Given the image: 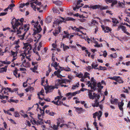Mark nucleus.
Wrapping results in <instances>:
<instances>
[{
  "label": "nucleus",
  "mask_w": 130,
  "mask_h": 130,
  "mask_svg": "<svg viewBox=\"0 0 130 130\" xmlns=\"http://www.w3.org/2000/svg\"><path fill=\"white\" fill-rule=\"evenodd\" d=\"M24 20L23 18H21L19 20L14 18L11 22L13 29V30H11L12 31L17 32V36L21 40L24 39L26 32L29 29V25L28 24L25 25L23 26H21L23 24Z\"/></svg>",
  "instance_id": "f257e3e1"
},
{
  "label": "nucleus",
  "mask_w": 130,
  "mask_h": 130,
  "mask_svg": "<svg viewBox=\"0 0 130 130\" xmlns=\"http://www.w3.org/2000/svg\"><path fill=\"white\" fill-rule=\"evenodd\" d=\"M23 45V48L24 49V54H21L20 55V57L22 62L24 60H26L25 59V56L26 57V58L29 61L31 60L30 57L31 53V50L32 48L31 45L28 43H24Z\"/></svg>",
  "instance_id": "f03ea898"
},
{
  "label": "nucleus",
  "mask_w": 130,
  "mask_h": 130,
  "mask_svg": "<svg viewBox=\"0 0 130 130\" xmlns=\"http://www.w3.org/2000/svg\"><path fill=\"white\" fill-rule=\"evenodd\" d=\"M92 91L91 90H89L88 95L89 99H90L93 100L94 99H95V102L94 103H92V106L93 107L98 106L99 103L97 102L98 100L99 99L100 95L98 94H96L95 93H93V94L92 93Z\"/></svg>",
  "instance_id": "7ed1b4c3"
},
{
  "label": "nucleus",
  "mask_w": 130,
  "mask_h": 130,
  "mask_svg": "<svg viewBox=\"0 0 130 130\" xmlns=\"http://www.w3.org/2000/svg\"><path fill=\"white\" fill-rule=\"evenodd\" d=\"M31 1L32 2L30 3L31 7L34 10L36 11V9H37V11H39V12H42V10H40L41 9H43V6L41 2H38L37 0H31Z\"/></svg>",
  "instance_id": "20e7f679"
},
{
  "label": "nucleus",
  "mask_w": 130,
  "mask_h": 130,
  "mask_svg": "<svg viewBox=\"0 0 130 130\" xmlns=\"http://www.w3.org/2000/svg\"><path fill=\"white\" fill-rule=\"evenodd\" d=\"M70 82V80L67 79H58L56 80L55 83L56 86H58L60 85L61 87L63 86L66 87L68 86L66 85L67 84Z\"/></svg>",
  "instance_id": "39448f33"
},
{
  "label": "nucleus",
  "mask_w": 130,
  "mask_h": 130,
  "mask_svg": "<svg viewBox=\"0 0 130 130\" xmlns=\"http://www.w3.org/2000/svg\"><path fill=\"white\" fill-rule=\"evenodd\" d=\"M34 32V33H39L42 30V28L41 27L40 25L39 24V22L37 21L36 23L33 24Z\"/></svg>",
  "instance_id": "423d86ee"
},
{
  "label": "nucleus",
  "mask_w": 130,
  "mask_h": 130,
  "mask_svg": "<svg viewBox=\"0 0 130 130\" xmlns=\"http://www.w3.org/2000/svg\"><path fill=\"white\" fill-rule=\"evenodd\" d=\"M64 20V18L61 17H58V18L56 20L54 21L53 25V27L55 28L59 27L58 26L59 24L62 23V22Z\"/></svg>",
  "instance_id": "0eeeda50"
},
{
  "label": "nucleus",
  "mask_w": 130,
  "mask_h": 130,
  "mask_svg": "<svg viewBox=\"0 0 130 130\" xmlns=\"http://www.w3.org/2000/svg\"><path fill=\"white\" fill-rule=\"evenodd\" d=\"M91 83H90L89 81H88L87 84H89V85L88 86V87H91V89L95 90L96 87V83L95 82L93 77L91 78Z\"/></svg>",
  "instance_id": "6e6552de"
},
{
  "label": "nucleus",
  "mask_w": 130,
  "mask_h": 130,
  "mask_svg": "<svg viewBox=\"0 0 130 130\" xmlns=\"http://www.w3.org/2000/svg\"><path fill=\"white\" fill-rule=\"evenodd\" d=\"M108 78L114 80L119 83H123L124 82L122 78L119 76H114L112 77H108Z\"/></svg>",
  "instance_id": "1a4fd4ad"
},
{
  "label": "nucleus",
  "mask_w": 130,
  "mask_h": 130,
  "mask_svg": "<svg viewBox=\"0 0 130 130\" xmlns=\"http://www.w3.org/2000/svg\"><path fill=\"white\" fill-rule=\"evenodd\" d=\"M120 29H121L123 32L127 34L128 36L130 35V34L126 31V29L125 27L124 26L120 25L118 26L117 29L118 31H119L120 30Z\"/></svg>",
  "instance_id": "9d476101"
},
{
  "label": "nucleus",
  "mask_w": 130,
  "mask_h": 130,
  "mask_svg": "<svg viewBox=\"0 0 130 130\" xmlns=\"http://www.w3.org/2000/svg\"><path fill=\"white\" fill-rule=\"evenodd\" d=\"M52 103H53L54 104L57 105H61L62 104L66 106L69 107V105H66L65 103H63V102L59 101L58 100H57V101H52Z\"/></svg>",
  "instance_id": "9b49d317"
},
{
  "label": "nucleus",
  "mask_w": 130,
  "mask_h": 130,
  "mask_svg": "<svg viewBox=\"0 0 130 130\" xmlns=\"http://www.w3.org/2000/svg\"><path fill=\"white\" fill-rule=\"evenodd\" d=\"M101 27L105 33H108L110 32L111 30V29L108 26H105L103 25H101Z\"/></svg>",
  "instance_id": "f8f14e48"
},
{
  "label": "nucleus",
  "mask_w": 130,
  "mask_h": 130,
  "mask_svg": "<svg viewBox=\"0 0 130 130\" xmlns=\"http://www.w3.org/2000/svg\"><path fill=\"white\" fill-rule=\"evenodd\" d=\"M30 63L28 61H26V60H24L22 62V64L21 65V67H29L30 66Z\"/></svg>",
  "instance_id": "ddd939ff"
},
{
  "label": "nucleus",
  "mask_w": 130,
  "mask_h": 130,
  "mask_svg": "<svg viewBox=\"0 0 130 130\" xmlns=\"http://www.w3.org/2000/svg\"><path fill=\"white\" fill-rule=\"evenodd\" d=\"M36 105H37V108L36 109L37 111H39V110L40 113H41L43 115V114H44V112L45 109V108H46L48 106L47 105H45L43 107V109H41L40 108H38L39 105L38 104H37Z\"/></svg>",
  "instance_id": "4468645a"
},
{
  "label": "nucleus",
  "mask_w": 130,
  "mask_h": 130,
  "mask_svg": "<svg viewBox=\"0 0 130 130\" xmlns=\"http://www.w3.org/2000/svg\"><path fill=\"white\" fill-rule=\"evenodd\" d=\"M78 93V92L77 91L73 92H69L66 94V95L68 99H70L71 98L72 96H75Z\"/></svg>",
  "instance_id": "2eb2a0df"
},
{
  "label": "nucleus",
  "mask_w": 130,
  "mask_h": 130,
  "mask_svg": "<svg viewBox=\"0 0 130 130\" xmlns=\"http://www.w3.org/2000/svg\"><path fill=\"white\" fill-rule=\"evenodd\" d=\"M102 112L101 111L99 110L98 111L96 112L95 113L93 114V118L95 119V120H96L95 119L96 118V116H97L98 117L100 116V115L101 114V116L102 115Z\"/></svg>",
  "instance_id": "dca6fc26"
},
{
  "label": "nucleus",
  "mask_w": 130,
  "mask_h": 130,
  "mask_svg": "<svg viewBox=\"0 0 130 130\" xmlns=\"http://www.w3.org/2000/svg\"><path fill=\"white\" fill-rule=\"evenodd\" d=\"M98 24V23L94 20H92L90 23H89V25L90 26H96Z\"/></svg>",
  "instance_id": "f3484780"
},
{
  "label": "nucleus",
  "mask_w": 130,
  "mask_h": 130,
  "mask_svg": "<svg viewBox=\"0 0 130 130\" xmlns=\"http://www.w3.org/2000/svg\"><path fill=\"white\" fill-rule=\"evenodd\" d=\"M61 70L60 69H58L57 71H55L54 74L55 75L57 76V77L58 78H61L62 75L60 74L61 72Z\"/></svg>",
  "instance_id": "a211bd4d"
},
{
  "label": "nucleus",
  "mask_w": 130,
  "mask_h": 130,
  "mask_svg": "<svg viewBox=\"0 0 130 130\" xmlns=\"http://www.w3.org/2000/svg\"><path fill=\"white\" fill-rule=\"evenodd\" d=\"M100 7L101 6L99 5H91L89 6V8L93 9H99Z\"/></svg>",
  "instance_id": "6ab92c4d"
},
{
  "label": "nucleus",
  "mask_w": 130,
  "mask_h": 130,
  "mask_svg": "<svg viewBox=\"0 0 130 130\" xmlns=\"http://www.w3.org/2000/svg\"><path fill=\"white\" fill-rule=\"evenodd\" d=\"M124 105V103L123 101H121L120 102H119L118 103V107L120 109V110L122 111V112L123 111V106Z\"/></svg>",
  "instance_id": "aec40b11"
},
{
  "label": "nucleus",
  "mask_w": 130,
  "mask_h": 130,
  "mask_svg": "<svg viewBox=\"0 0 130 130\" xmlns=\"http://www.w3.org/2000/svg\"><path fill=\"white\" fill-rule=\"evenodd\" d=\"M58 88V87L57 86H56L55 84V86H49L48 87V91L49 92H50L52 91L53 89L55 88Z\"/></svg>",
  "instance_id": "412c9836"
},
{
  "label": "nucleus",
  "mask_w": 130,
  "mask_h": 130,
  "mask_svg": "<svg viewBox=\"0 0 130 130\" xmlns=\"http://www.w3.org/2000/svg\"><path fill=\"white\" fill-rule=\"evenodd\" d=\"M74 108L75 109L76 111L78 113H82L83 111V108L81 107L79 108L74 107Z\"/></svg>",
  "instance_id": "4be33fe9"
},
{
  "label": "nucleus",
  "mask_w": 130,
  "mask_h": 130,
  "mask_svg": "<svg viewBox=\"0 0 130 130\" xmlns=\"http://www.w3.org/2000/svg\"><path fill=\"white\" fill-rule=\"evenodd\" d=\"M57 122L58 125H60L61 123H63L64 122V121L62 118H59L57 119Z\"/></svg>",
  "instance_id": "5701e85b"
},
{
  "label": "nucleus",
  "mask_w": 130,
  "mask_h": 130,
  "mask_svg": "<svg viewBox=\"0 0 130 130\" xmlns=\"http://www.w3.org/2000/svg\"><path fill=\"white\" fill-rule=\"evenodd\" d=\"M33 35L36 39V40H39L41 37V36L38 33H34V32Z\"/></svg>",
  "instance_id": "b1692460"
},
{
  "label": "nucleus",
  "mask_w": 130,
  "mask_h": 130,
  "mask_svg": "<svg viewBox=\"0 0 130 130\" xmlns=\"http://www.w3.org/2000/svg\"><path fill=\"white\" fill-rule=\"evenodd\" d=\"M84 8H83L80 9L81 12H83L84 14H82V16L84 18H87L88 17V15L87 14V13L85 11H83Z\"/></svg>",
  "instance_id": "393cba45"
},
{
  "label": "nucleus",
  "mask_w": 130,
  "mask_h": 130,
  "mask_svg": "<svg viewBox=\"0 0 130 130\" xmlns=\"http://www.w3.org/2000/svg\"><path fill=\"white\" fill-rule=\"evenodd\" d=\"M60 27H58V30L57 29H55L54 31H53V34L54 35L56 36L58 35L60 31Z\"/></svg>",
  "instance_id": "a878e982"
},
{
  "label": "nucleus",
  "mask_w": 130,
  "mask_h": 130,
  "mask_svg": "<svg viewBox=\"0 0 130 130\" xmlns=\"http://www.w3.org/2000/svg\"><path fill=\"white\" fill-rule=\"evenodd\" d=\"M71 28L72 29L78 32L80 31V29H82L83 28L81 26H79L78 28H77L76 26H74V27L72 26H71Z\"/></svg>",
  "instance_id": "bb28decb"
},
{
  "label": "nucleus",
  "mask_w": 130,
  "mask_h": 130,
  "mask_svg": "<svg viewBox=\"0 0 130 130\" xmlns=\"http://www.w3.org/2000/svg\"><path fill=\"white\" fill-rule=\"evenodd\" d=\"M110 102L111 104L116 105L118 103V100L117 99H111Z\"/></svg>",
  "instance_id": "cd10ccee"
},
{
  "label": "nucleus",
  "mask_w": 130,
  "mask_h": 130,
  "mask_svg": "<svg viewBox=\"0 0 130 130\" xmlns=\"http://www.w3.org/2000/svg\"><path fill=\"white\" fill-rule=\"evenodd\" d=\"M55 61H53V62L51 63V65L52 66H53L56 70L57 69V67L58 66L59 63H58L57 62Z\"/></svg>",
  "instance_id": "c85d7f7f"
},
{
  "label": "nucleus",
  "mask_w": 130,
  "mask_h": 130,
  "mask_svg": "<svg viewBox=\"0 0 130 130\" xmlns=\"http://www.w3.org/2000/svg\"><path fill=\"white\" fill-rule=\"evenodd\" d=\"M74 72L76 74V76L79 78H82L84 77L83 73L81 72H80L79 73H78L77 72L75 71H74Z\"/></svg>",
  "instance_id": "c756f323"
},
{
  "label": "nucleus",
  "mask_w": 130,
  "mask_h": 130,
  "mask_svg": "<svg viewBox=\"0 0 130 130\" xmlns=\"http://www.w3.org/2000/svg\"><path fill=\"white\" fill-rule=\"evenodd\" d=\"M63 32L65 35L63 36L62 39H63L66 38H68L69 36V34L68 33V32L64 31Z\"/></svg>",
  "instance_id": "7c9ffc66"
},
{
  "label": "nucleus",
  "mask_w": 130,
  "mask_h": 130,
  "mask_svg": "<svg viewBox=\"0 0 130 130\" xmlns=\"http://www.w3.org/2000/svg\"><path fill=\"white\" fill-rule=\"evenodd\" d=\"M111 2L109 3H111V7H112L113 6L116 5L117 3V1L116 0H111Z\"/></svg>",
  "instance_id": "2f4dec72"
},
{
  "label": "nucleus",
  "mask_w": 130,
  "mask_h": 130,
  "mask_svg": "<svg viewBox=\"0 0 130 130\" xmlns=\"http://www.w3.org/2000/svg\"><path fill=\"white\" fill-rule=\"evenodd\" d=\"M45 112L51 116H53L55 114V113L54 112L52 111L50 112L49 110H46Z\"/></svg>",
  "instance_id": "473e14b6"
},
{
  "label": "nucleus",
  "mask_w": 130,
  "mask_h": 130,
  "mask_svg": "<svg viewBox=\"0 0 130 130\" xmlns=\"http://www.w3.org/2000/svg\"><path fill=\"white\" fill-rule=\"evenodd\" d=\"M7 89L6 88L2 87L1 90L0 92L2 93V94H5L6 93L7 91H6V90Z\"/></svg>",
  "instance_id": "72a5a7b5"
},
{
  "label": "nucleus",
  "mask_w": 130,
  "mask_h": 130,
  "mask_svg": "<svg viewBox=\"0 0 130 130\" xmlns=\"http://www.w3.org/2000/svg\"><path fill=\"white\" fill-rule=\"evenodd\" d=\"M98 64H96L95 65V63L94 62H92L91 64V66L92 67V69H98V70L99 68H97V67L98 66Z\"/></svg>",
  "instance_id": "f704fd0d"
},
{
  "label": "nucleus",
  "mask_w": 130,
  "mask_h": 130,
  "mask_svg": "<svg viewBox=\"0 0 130 130\" xmlns=\"http://www.w3.org/2000/svg\"><path fill=\"white\" fill-rule=\"evenodd\" d=\"M44 92V90L43 89H42L41 90V91L38 94V95L39 97L40 98H42L43 97H41L40 96V95L42 96V94H43V93Z\"/></svg>",
  "instance_id": "c9c22d12"
},
{
  "label": "nucleus",
  "mask_w": 130,
  "mask_h": 130,
  "mask_svg": "<svg viewBox=\"0 0 130 130\" xmlns=\"http://www.w3.org/2000/svg\"><path fill=\"white\" fill-rule=\"evenodd\" d=\"M20 47V46L19 45H15L14 50L16 52H18Z\"/></svg>",
  "instance_id": "e433bc0d"
},
{
  "label": "nucleus",
  "mask_w": 130,
  "mask_h": 130,
  "mask_svg": "<svg viewBox=\"0 0 130 130\" xmlns=\"http://www.w3.org/2000/svg\"><path fill=\"white\" fill-rule=\"evenodd\" d=\"M0 62H1L2 64H9L11 63V62L10 61H7V60L4 61H1Z\"/></svg>",
  "instance_id": "4c0bfd02"
},
{
  "label": "nucleus",
  "mask_w": 130,
  "mask_h": 130,
  "mask_svg": "<svg viewBox=\"0 0 130 130\" xmlns=\"http://www.w3.org/2000/svg\"><path fill=\"white\" fill-rule=\"evenodd\" d=\"M89 75L90 74L89 73L87 72H86L84 73V77L85 78H88L89 79H90Z\"/></svg>",
  "instance_id": "58836bf2"
},
{
  "label": "nucleus",
  "mask_w": 130,
  "mask_h": 130,
  "mask_svg": "<svg viewBox=\"0 0 130 130\" xmlns=\"http://www.w3.org/2000/svg\"><path fill=\"white\" fill-rule=\"evenodd\" d=\"M7 66H6L4 67L1 68V71H0V72H6L7 71Z\"/></svg>",
  "instance_id": "ea45409f"
},
{
  "label": "nucleus",
  "mask_w": 130,
  "mask_h": 130,
  "mask_svg": "<svg viewBox=\"0 0 130 130\" xmlns=\"http://www.w3.org/2000/svg\"><path fill=\"white\" fill-rule=\"evenodd\" d=\"M112 23L114 24H118L119 23L118 21L116 18H112Z\"/></svg>",
  "instance_id": "a19ab883"
},
{
  "label": "nucleus",
  "mask_w": 130,
  "mask_h": 130,
  "mask_svg": "<svg viewBox=\"0 0 130 130\" xmlns=\"http://www.w3.org/2000/svg\"><path fill=\"white\" fill-rule=\"evenodd\" d=\"M9 101L10 103L12 102L17 103L19 101L18 100H14L12 99H11L9 100Z\"/></svg>",
  "instance_id": "79ce46f5"
},
{
  "label": "nucleus",
  "mask_w": 130,
  "mask_h": 130,
  "mask_svg": "<svg viewBox=\"0 0 130 130\" xmlns=\"http://www.w3.org/2000/svg\"><path fill=\"white\" fill-rule=\"evenodd\" d=\"M107 68L105 67H103L101 66H99V68L98 70L104 71L107 70Z\"/></svg>",
  "instance_id": "37998d69"
},
{
  "label": "nucleus",
  "mask_w": 130,
  "mask_h": 130,
  "mask_svg": "<svg viewBox=\"0 0 130 130\" xmlns=\"http://www.w3.org/2000/svg\"><path fill=\"white\" fill-rule=\"evenodd\" d=\"M7 90H8L9 91L11 92L16 91H18V89L17 88L14 89L13 90H11V89L10 88L8 87H7Z\"/></svg>",
  "instance_id": "c03bdc74"
},
{
  "label": "nucleus",
  "mask_w": 130,
  "mask_h": 130,
  "mask_svg": "<svg viewBox=\"0 0 130 130\" xmlns=\"http://www.w3.org/2000/svg\"><path fill=\"white\" fill-rule=\"evenodd\" d=\"M83 38L86 41L87 40V42L88 43H90L89 41H90V40H91L92 38H91V39H90V38L88 37L87 36H86V37H84Z\"/></svg>",
  "instance_id": "a18cd8bd"
},
{
  "label": "nucleus",
  "mask_w": 130,
  "mask_h": 130,
  "mask_svg": "<svg viewBox=\"0 0 130 130\" xmlns=\"http://www.w3.org/2000/svg\"><path fill=\"white\" fill-rule=\"evenodd\" d=\"M98 87L99 89H101L103 88V86L100 82H99L98 84Z\"/></svg>",
  "instance_id": "49530a36"
},
{
  "label": "nucleus",
  "mask_w": 130,
  "mask_h": 130,
  "mask_svg": "<svg viewBox=\"0 0 130 130\" xmlns=\"http://www.w3.org/2000/svg\"><path fill=\"white\" fill-rule=\"evenodd\" d=\"M18 52H14L12 51H11V55L13 56V57H16L17 55V53Z\"/></svg>",
  "instance_id": "de8ad7c7"
},
{
  "label": "nucleus",
  "mask_w": 130,
  "mask_h": 130,
  "mask_svg": "<svg viewBox=\"0 0 130 130\" xmlns=\"http://www.w3.org/2000/svg\"><path fill=\"white\" fill-rule=\"evenodd\" d=\"M59 126L57 124V125H54L53 126V128L54 130H57Z\"/></svg>",
  "instance_id": "09e8293b"
},
{
  "label": "nucleus",
  "mask_w": 130,
  "mask_h": 130,
  "mask_svg": "<svg viewBox=\"0 0 130 130\" xmlns=\"http://www.w3.org/2000/svg\"><path fill=\"white\" fill-rule=\"evenodd\" d=\"M63 97V96L61 95L57 96L55 98V101H56V100H58L59 101V100L61 99Z\"/></svg>",
  "instance_id": "8fccbe9b"
},
{
  "label": "nucleus",
  "mask_w": 130,
  "mask_h": 130,
  "mask_svg": "<svg viewBox=\"0 0 130 130\" xmlns=\"http://www.w3.org/2000/svg\"><path fill=\"white\" fill-rule=\"evenodd\" d=\"M51 21V19L49 17H48L46 18V23H49Z\"/></svg>",
  "instance_id": "3c124183"
},
{
  "label": "nucleus",
  "mask_w": 130,
  "mask_h": 130,
  "mask_svg": "<svg viewBox=\"0 0 130 130\" xmlns=\"http://www.w3.org/2000/svg\"><path fill=\"white\" fill-rule=\"evenodd\" d=\"M14 117H20V115L18 111H15L14 112Z\"/></svg>",
  "instance_id": "603ef678"
},
{
  "label": "nucleus",
  "mask_w": 130,
  "mask_h": 130,
  "mask_svg": "<svg viewBox=\"0 0 130 130\" xmlns=\"http://www.w3.org/2000/svg\"><path fill=\"white\" fill-rule=\"evenodd\" d=\"M94 46L95 47H102L103 46L102 44V43L100 44H99L98 43H97V44H95Z\"/></svg>",
  "instance_id": "864d4df0"
},
{
  "label": "nucleus",
  "mask_w": 130,
  "mask_h": 130,
  "mask_svg": "<svg viewBox=\"0 0 130 130\" xmlns=\"http://www.w3.org/2000/svg\"><path fill=\"white\" fill-rule=\"evenodd\" d=\"M63 70L66 71H70L71 69L68 67H66L63 68Z\"/></svg>",
  "instance_id": "5fc2aeb1"
},
{
  "label": "nucleus",
  "mask_w": 130,
  "mask_h": 130,
  "mask_svg": "<svg viewBox=\"0 0 130 130\" xmlns=\"http://www.w3.org/2000/svg\"><path fill=\"white\" fill-rule=\"evenodd\" d=\"M110 57L114 58H116L117 57V55L116 53H114L112 54H111L110 55Z\"/></svg>",
  "instance_id": "6e6d98bb"
},
{
  "label": "nucleus",
  "mask_w": 130,
  "mask_h": 130,
  "mask_svg": "<svg viewBox=\"0 0 130 130\" xmlns=\"http://www.w3.org/2000/svg\"><path fill=\"white\" fill-rule=\"evenodd\" d=\"M108 6H101V7L100 8V9L101 10H104L107 9L108 8Z\"/></svg>",
  "instance_id": "4d7b16f0"
},
{
  "label": "nucleus",
  "mask_w": 130,
  "mask_h": 130,
  "mask_svg": "<svg viewBox=\"0 0 130 130\" xmlns=\"http://www.w3.org/2000/svg\"><path fill=\"white\" fill-rule=\"evenodd\" d=\"M8 96H4L3 95H0V99H5L6 98V99L8 98Z\"/></svg>",
  "instance_id": "13d9d810"
},
{
  "label": "nucleus",
  "mask_w": 130,
  "mask_h": 130,
  "mask_svg": "<svg viewBox=\"0 0 130 130\" xmlns=\"http://www.w3.org/2000/svg\"><path fill=\"white\" fill-rule=\"evenodd\" d=\"M15 6V5L14 4H10L8 7V8H9L10 9H11L12 7Z\"/></svg>",
  "instance_id": "bf43d9fd"
},
{
  "label": "nucleus",
  "mask_w": 130,
  "mask_h": 130,
  "mask_svg": "<svg viewBox=\"0 0 130 130\" xmlns=\"http://www.w3.org/2000/svg\"><path fill=\"white\" fill-rule=\"evenodd\" d=\"M107 55V52L106 51H104L103 52L102 55L105 57H106Z\"/></svg>",
  "instance_id": "052dcab7"
},
{
  "label": "nucleus",
  "mask_w": 130,
  "mask_h": 130,
  "mask_svg": "<svg viewBox=\"0 0 130 130\" xmlns=\"http://www.w3.org/2000/svg\"><path fill=\"white\" fill-rule=\"evenodd\" d=\"M42 47V43L41 42H40L39 43V45L37 47L38 50L39 51L40 50V48Z\"/></svg>",
  "instance_id": "680f3d73"
},
{
  "label": "nucleus",
  "mask_w": 130,
  "mask_h": 130,
  "mask_svg": "<svg viewBox=\"0 0 130 130\" xmlns=\"http://www.w3.org/2000/svg\"><path fill=\"white\" fill-rule=\"evenodd\" d=\"M52 59L53 61H55L56 60H58L57 58L55 57L54 55L53 54H52Z\"/></svg>",
  "instance_id": "e2e57ef3"
},
{
  "label": "nucleus",
  "mask_w": 130,
  "mask_h": 130,
  "mask_svg": "<svg viewBox=\"0 0 130 130\" xmlns=\"http://www.w3.org/2000/svg\"><path fill=\"white\" fill-rule=\"evenodd\" d=\"M56 4L58 5H60L62 4V3L61 2L57 1L55 3Z\"/></svg>",
  "instance_id": "0e129e2a"
},
{
  "label": "nucleus",
  "mask_w": 130,
  "mask_h": 130,
  "mask_svg": "<svg viewBox=\"0 0 130 130\" xmlns=\"http://www.w3.org/2000/svg\"><path fill=\"white\" fill-rule=\"evenodd\" d=\"M28 80V79L27 80L26 82H24L23 83V86L24 87H25L27 86V85L26 84L27 83Z\"/></svg>",
  "instance_id": "69168bd1"
},
{
  "label": "nucleus",
  "mask_w": 130,
  "mask_h": 130,
  "mask_svg": "<svg viewBox=\"0 0 130 130\" xmlns=\"http://www.w3.org/2000/svg\"><path fill=\"white\" fill-rule=\"evenodd\" d=\"M124 21L128 22L129 24H130V21L129 19L127 17L125 18L124 19Z\"/></svg>",
  "instance_id": "338daca9"
},
{
  "label": "nucleus",
  "mask_w": 130,
  "mask_h": 130,
  "mask_svg": "<svg viewBox=\"0 0 130 130\" xmlns=\"http://www.w3.org/2000/svg\"><path fill=\"white\" fill-rule=\"evenodd\" d=\"M92 69V67L91 66H88V67H87L86 69L87 71H89Z\"/></svg>",
  "instance_id": "774afa93"
}]
</instances>
